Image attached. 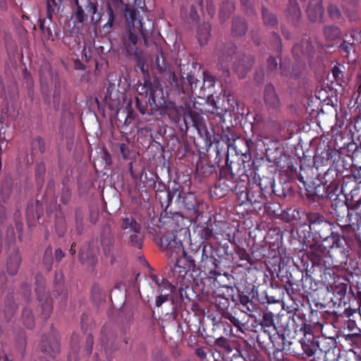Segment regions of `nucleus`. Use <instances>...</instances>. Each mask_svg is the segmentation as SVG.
<instances>
[{
    "label": "nucleus",
    "mask_w": 361,
    "mask_h": 361,
    "mask_svg": "<svg viewBox=\"0 0 361 361\" xmlns=\"http://www.w3.org/2000/svg\"><path fill=\"white\" fill-rule=\"evenodd\" d=\"M360 203L350 208L346 202L341 200H335L331 204L332 211L331 213L336 216L338 224L343 228L348 230L353 226L359 228L361 226V216L357 212L350 213V210H357Z\"/></svg>",
    "instance_id": "nucleus-1"
},
{
    "label": "nucleus",
    "mask_w": 361,
    "mask_h": 361,
    "mask_svg": "<svg viewBox=\"0 0 361 361\" xmlns=\"http://www.w3.org/2000/svg\"><path fill=\"white\" fill-rule=\"evenodd\" d=\"M77 5V11L75 17L77 21L83 25L87 20V15L85 13L86 11L90 16L91 22L97 24L101 19L100 13L97 12V4L90 2V0H75Z\"/></svg>",
    "instance_id": "nucleus-2"
},
{
    "label": "nucleus",
    "mask_w": 361,
    "mask_h": 361,
    "mask_svg": "<svg viewBox=\"0 0 361 361\" xmlns=\"http://www.w3.org/2000/svg\"><path fill=\"white\" fill-rule=\"evenodd\" d=\"M128 23L129 25L130 24L133 25L131 23ZM132 27H133V30L131 29H130L128 30V37L125 39L124 44L126 46L128 54L129 55H135V56L136 60L137 62V66L140 68V70L142 72H144L145 71V61L142 57V53L137 51L136 45L138 42V37L137 36V34H135L134 32L137 30H139L140 32H141V30L139 26L134 27L133 25H132ZM152 30H153V28L152 29ZM152 32V31H151L150 34L147 36V37L146 38V40L145 39H143L145 44H147V39L151 35ZM140 33H142V32H140ZM141 35H142V34H141ZM142 38H144L143 35H142Z\"/></svg>",
    "instance_id": "nucleus-3"
},
{
    "label": "nucleus",
    "mask_w": 361,
    "mask_h": 361,
    "mask_svg": "<svg viewBox=\"0 0 361 361\" xmlns=\"http://www.w3.org/2000/svg\"><path fill=\"white\" fill-rule=\"evenodd\" d=\"M167 252L170 257H177L176 264L178 267H185L187 269L195 266V260L190 256H188L185 252L180 240L173 239L168 244Z\"/></svg>",
    "instance_id": "nucleus-4"
},
{
    "label": "nucleus",
    "mask_w": 361,
    "mask_h": 361,
    "mask_svg": "<svg viewBox=\"0 0 361 361\" xmlns=\"http://www.w3.org/2000/svg\"><path fill=\"white\" fill-rule=\"evenodd\" d=\"M255 121L259 130L260 136L262 135L265 138H269L280 130V125L275 120H262V117L260 116H257L255 118Z\"/></svg>",
    "instance_id": "nucleus-5"
},
{
    "label": "nucleus",
    "mask_w": 361,
    "mask_h": 361,
    "mask_svg": "<svg viewBox=\"0 0 361 361\" xmlns=\"http://www.w3.org/2000/svg\"><path fill=\"white\" fill-rule=\"evenodd\" d=\"M324 243L331 244L329 245L331 249V256L340 254L338 262L343 263L347 261L348 255L345 249L341 245L342 242L338 234L333 233L331 235L325 238Z\"/></svg>",
    "instance_id": "nucleus-6"
},
{
    "label": "nucleus",
    "mask_w": 361,
    "mask_h": 361,
    "mask_svg": "<svg viewBox=\"0 0 361 361\" xmlns=\"http://www.w3.org/2000/svg\"><path fill=\"white\" fill-rule=\"evenodd\" d=\"M121 92L115 88L114 84H109L104 97L105 103L111 109L121 104Z\"/></svg>",
    "instance_id": "nucleus-7"
},
{
    "label": "nucleus",
    "mask_w": 361,
    "mask_h": 361,
    "mask_svg": "<svg viewBox=\"0 0 361 361\" xmlns=\"http://www.w3.org/2000/svg\"><path fill=\"white\" fill-rule=\"evenodd\" d=\"M264 102L268 108L277 109L280 106V101L273 85H267L264 88Z\"/></svg>",
    "instance_id": "nucleus-8"
},
{
    "label": "nucleus",
    "mask_w": 361,
    "mask_h": 361,
    "mask_svg": "<svg viewBox=\"0 0 361 361\" xmlns=\"http://www.w3.org/2000/svg\"><path fill=\"white\" fill-rule=\"evenodd\" d=\"M121 228L125 233H140V225L132 216L122 218Z\"/></svg>",
    "instance_id": "nucleus-9"
},
{
    "label": "nucleus",
    "mask_w": 361,
    "mask_h": 361,
    "mask_svg": "<svg viewBox=\"0 0 361 361\" xmlns=\"http://www.w3.org/2000/svg\"><path fill=\"white\" fill-rule=\"evenodd\" d=\"M21 262V257L18 252H15L11 254L6 262L7 272L11 275H16L18 271Z\"/></svg>",
    "instance_id": "nucleus-10"
},
{
    "label": "nucleus",
    "mask_w": 361,
    "mask_h": 361,
    "mask_svg": "<svg viewBox=\"0 0 361 361\" xmlns=\"http://www.w3.org/2000/svg\"><path fill=\"white\" fill-rule=\"evenodd\" d=\"M234 53V50L231 52L221 53L219 56L218 67L219 69L222 70L225 77L229 75V65L233 60L232 54Z\"/></svg>",
    "instance_id": "nucleus-11"
},
{
    "label": "nucleus",
    "mask_w": 361,
    "mask_h": 361,
    "mask_svg": "<svg viewBox=\"0 0 361 361\" xmlns=\"http://www.w3.org/2000/svg\"><path fill=\"white\" fill-rule=\"evenodd\" d=\"M253 63L252 59L245 57L239 60L234 65V71L237 73L240 78H243L246 73L251 68Z\"/></svg>",
    "instance_id": "nucleus-12"
},
{
    "label": "nucleus",
    "mask_w": 361,
    "mask_h": 361,
    "mask_svg": "<svg viewBox=\"0 0 361 361\" xmlns=\"http://www.w3.org/2000/svg\"><path fill=\"white\" fill-rule=\"evenodd\" d=\"M183 111V109L181 106H178L173 103H169L166 106V114L175 122H178L180 120Z\"/></svg>",
    "instance_id": "nucleus-13"
},
{
    "label": "nucleus",
    "mask_w": 361,
    "mask_h": 361,
    "mask_svg": "<svg viewBox=\"0 0 361 361\" xmlns=\"http://www.w3.org/2000/svg\"><path fill=\"white\" fill-rule=\"evenodd\" d=\"M211 26L207 23L202 24L197 30V39L201 45L205 44L210 37Z\"/></svg>",
    "instance_id": "nucleus-14"
},
{
    "label": "nucleus",
    "mask_w": 361,
    "mask_h": 361,
    "mask_svg": "<svg viewBox=\"0 0 361 361\" xmlns=\"http://www.w3.org/2000/svg\"><path fill=\"white\" fill-rule=\"evenodd\" d=\"M42 350L49 357H54L60 351L59 344L57 342L50 344L48 341H43Z\"/></svg>",
    "instance_id": "nucleus-15"
},
{
    "label": "nucleus",
    "mask_w": 361,
    "mask_h": 361,
    "mask_svg": "<svg viewBox=\"0 0 361 361\" xmlns=\"http://www.w3.org/2000/svg\"><path fill=\"white\" fill-rule=\"evenodd\" d=\"M301 347L302 348V350L304 353L307 357L312 356L317 351V343L314 342V341L310 340H305L302 339L300 341Z\"/></svg>",
    "instance_id": "nucleus-16"
},
{
    "label": "nucleus",
    "mask_w": 361,
    "mask_h": 361,
    "mask_svg": "<svg viewBox=\"0 0 361 361\" xmlns=\"http://www.w3.org/2000/svg\"><path fill=\"white\" fill-rule=\"evenodd\" d=\"M62 0H47V18L51 20L54 15H56L60 10Z\"/></svg>",
    "instance_id": "nucleus-17"
},
{
    "label": "nucleus",
    "mask_w": 361,
    "mask_h": 361,
    "mask_svg": "<svg viewBox=\"0 0 361 361\" xmlns=\"http://www.w3.org/2000/svg\"><path fill=\"white\" fill-rule=\"evenodd\" d=\"M324 8L321 5L317 4L315 8L312 4L309 5L307 9V13L310 20L316 21L321 18L323 14Z\"/></svg>",
    "instance_id": "nucleus-18"
},
{
    "label": "nucleus",
    "mask_w": 361,
    "mask_h": 361,
    "mask_svg": "<svg viewBox=\"0 0 361 361\" xmlns=\"http://www.w3.org/2000/svg\"><path fill=\"white\" fill-rule=\"evenodd\" d=\"M233 32L236 35H242L247 30V25L243 18H236L233 23Z\"/></svg>",
    "instance_id": "nucleus-19"
},
{
    "label": "nucleus",
    "mask_w": 361,
    "mask_h": 361,
    "mask_svg": "<svg viewBox=\"0 0 361 361\" xmlns=\"http://www.w3.org/2000/svg\"><path fill=\"white\" fill-rule=\"evenodd\" d=\"M22 319L24 324L28 329H32L35 325V319L32 310L30 308H25L23 310Z\"/></svg>",
    "instance_id": "nucleus-20"
},
{
    "label": "nucleus",
    "mask_w": 361,
    "mask_h": 361,
    "mask_svg": "<svg viewBox=\"0 0 361 361\" xmlns=\"http://www.w3.org/2000/svg\"><path fill=\"white\" fill-rule=\"evenodd\" d=\"M17 310V305L11 299H8L5 302L4 312L5 314V316L10 319L16 313Z\"/></svg>",
    "instance_id": "nucleus-21"
},
{
    "label": "nucleus",
    "mask_w": 361,
    "mask_h": 361,
    "mask_svg": "<svg viewBox=\"0 0 361 361\" xmlns=\"http://www.w3.org/2000/svg\"><path fill=\"white\" fill-rule=\"evenodd\" d=\"M102 245L103 246V250L104 255L110 257L111 262L113 263L114 257L112 254V240L111 238H104L102 240Z\"/></svg>",
    "instance_id": "nucleus-22"
},
{
    "label": "nucleus",
    "mask_w": 361,
    "mask_h": 361,
    "mask_svg": "<svg viewBox=\"0 0 361 361\" xmlns=\"http://www.w3.org/2000/svg\"><path fill=\"white\" fill-rule=\"evenodd\" d=\"M84 217L85 214L81 210L75 212V225L78 233H82L84 229Z\"/></svg>",
    "instance_id": "nucleus-23"
},
{
    "label": "nucleus",
    "mask_w": 361,
    "mask_h": 361,
    "mask_svg": "<svg viewBox=\"0 0 361 361\" xmlns=\"http://www.w3.org/2000/svg\"><path fill=\"white\" fill-rule=\"evenodd\" d=\"M52 312V302L50 298H47L44 302L42 303V317L47 319Z\"/></svg>",
    "instance_id": "nucleus-24"
},
{
    "label": "nucleus",
    "mask_w": 361,
    "mask_h": 361,
    "mask_svg": "<svg viewBox=\"0 0 361 361\" xmlns=\"http://www.w3.org/2000/svg\"><path fill=\"white\" fill-rule=\"evenodd\" d=\"M325 37L329 40H334L340 35L339 30L336 27H326L324 30Z\"/></svg>",
    "instance_id": "nucleus-25"
},
{
    "label": "nucleus",
    "mask_w": 361,
    "mask_h": 361,
    "mask_svg": "<svg viewBox=\"0 0 361 361\" xmlns=\"http://www.w3.org/2000/svg\"><path fill=\"white\" fill-rule=\"evenodd\" d=\"M262 18L264 23L268 25H274L277 22L276 16L267 9L262 10Z\"/></svg>",
    "instance_id": "nucleus-26"
},
{
    "label": "nucleus",
    "mask_w": 361,
    "mask_h": 361,
    "mask_svg": "<svg viewBox=\"0 0 361 361\" xmlns=\"http://www.w3.org/2000/svg\"><path fill=\"white\" fill-rule=\"evenodd\" d=\"M80 260L82 264L94 266L97 263V259L92 254H86L83 252H80Z\"/></svg>",
    "instance_id": "nucleus-27"
},
{
    "label": "nucleus",
    "mask_w": 361,
    "mask_h": 361,
    "mask_svg": "<svg viewBox=\"0 0 361 361\" xmlns=\"http://www.w3.org/2000/svg\"><path fill=\"white\" fill-rule=\"evenodd\" d=\"M208 261L211 262L213 264V268L217 267V260L214 257L207 255V247L204 246L202 250V262H207Z\"/></svg>",
    "instance_id": "nucleus-28"
},
{
    "label": "nucleus",
    "mask_w": 361,
    "mask_h": 361,
    "mask_svg": "<svg viewBox=\"0 0 361 361\" xmlns=\"http://www.w3.org/2000/svg\"><path fill=\"white\" fill-rule=\"evenodd\" d=\"M339 49L341 52L345 56L348 57L349 54H350L351 51H355V47L353 44L352 43H347L346 42H343L341 45L339 46Z\"/></svg>",
    "instance_id": "nucleus-29"
},
{
    "label": "nucleus",
    "mask_w": 361,
    "mask_h": 361,
    "mask_svg": "<svg viewBox=\"0 0 361 361\" xmlns=\"http://www.w3.org/2000/svg\"><path fill=\"white\" fill-rule=\"evenodd\" d=\"M332 74L334 78V79L338 82H344V73L343 71L341 70L340 66H335L332 68Z\"/></svg>",
    "instance_id": "nucleus-30"
},
{
    "label": "nucleus",
    "mask_w": 361,
    "mask_h": 361,
    "mask_svg": "<svg viewBox=\"0 0 361 361\" xmlns=\"http://www.w3.org/2000/svg\"><path fill=\"white\" fill-rule=\"evenodd\" d=\"M137 233H129V239L132 245L140 248L142 245V238L137 235Z\"/></svg>",
    "instance_id": "nucleus-31"
},
{
    "label": "nucleus",
    "mask_w": 361,
    "mask_h": 361,
    "mask_svg": "<svg viewBox=\"0 0 361 361\" xmlns=\"http://www.w3.org/2000/svg\"><path fill=\"white\" fill-rule=\"evenodd\" d=\"M195 3L197 5H192L191 6V13H190V18L192 20H196L198 17L197 12L196 11V8L199 7L200 9L202 7V0H195Z\"/></svg>",
    "instance_id": "nucleus-32"
},
{
    "label": "nucleus",
    "mask_w": 361,
    "mask_h": 361,
    "mask_svg": "<svg viewBox=\"0 0 361 361\" xmlns=\"http://www.w3.org/2000/svg\"><path fill=\"white\" fill-rule=\"evenodd\" d=\"M308 221L310 225L316 224H321L324 222L323 217L319 216L317 214H310L307 216Z\"/></svg>",
    "instance_id": "nucleus-33"
},
{
    "label": "nucleus",
    "mask_w": 361,
    "mask_h": 361,
    "mask_svg": "<svg viewBox=\"0 0 361 361\" xmlns=\"http://www.w3.org/2000/svg\"><path fill=\"white\" fill-rule=\"evenodd\" d=\"M259 196H258V199H255V200H253V198H254V195H250V193L249 192H247V191H244V192L243 191V192H240V197H243H243H244V198H245L246 200L249 201L250 203H252H252H254V202H259V201H260V200H259V199H261V198H262V197H261V192H259Z\"/></svg>",
    "instance_id": "nucleus-34"
},
{
    "label": "nucleus",
    "mask_w": 361,
    "mask_h": 361,
    "mask_svg": "<svg viewBox=\"0 0 361 361\" xmlns=\"http://www.w3.org/2000/svg\"><path fill=\"white\" fill-rule=\"evenodd\" d=\"M39 27L47 37H49L50 36H51V30L49 27V26L46 25L45 20H39Z\"/></svg>",
    "instance_id": "nucleus-35"
},
{
    "label": "nucleus",
    "mask_w": 361,
    "mask_h": 361,
    "mask_svg": "<svg viewBox=\"0 0 361 361\" xmlns=\"http://www.w3.org/2000/svg\"><path fill=\"white\" fill-rule=\"evenodd\" d=\"M120 151L122 154L123 157L126 159L129 157L130 149L126 144H121L120 146Z\"/></svg>",
    "instance_id": "nucleus-36"
},
{
    "label": "nucleus",
    "mask_w": 361,
    "mask_h": 361,
    "mask_svg": "<svg viewBox=\"0 0 361 361\" xmlns=\"http://www.w3.org/2000/svg\"><path fill=\"white\" fill-rule=\"evenodd\" d=\"M168 294H163V292L161 293V295L156 300V305L160 307L164 302L168 300Z\"/></svg>",
    "instance_id": "nucleus-37"
},
{
    "label": "nucleus",
    "mask_w": 361,
    "mask_h": 361,
    "mask_svg": "<svg viewBox=\"0 0 361 361\" xmlns=\"http://www.w3.org/2000/svg\"><path fill=\"white\" fill-rule=\"evenodd\" d=\"M188 270L185 267H181V268L178 267V265L175 264L173 267V273L174 274H178L180 276H184L186 273L188 272Z\"/></svg>",
    "instance_id": "nucleus-38"
},
{
    "label": "nucleus",
    "mask_w": 361,
    "mask_h": 361,
    "mask_svg": "<svg viewBox=\"0 0 361 361\" xmlns=\"http://www.w3.org/2000/svg\"><path fill=\"white\" fill-rule=\"evenodd\" d=\"M188 84L191 86V88L197 87V80L192 75L188 74L186 77Z\"/></svg>",
    "instance_id": "nucleus-39"
},
{
    "label": "nucleus",
    "mask_w": 361,
    "mask_h": 361,
    "mask_svg": "<svg viewBox=\"0 0 361 361\" xmlns=\"http://www.w3.org/2000/svg\"><path fill=\"white\" fill-rule=\"evenodd\" d=\"M329 13L330 16L334 18H338L339 16V11L338 8L334 6H330L328 8Z\"/></svg>",
    "instance_id": "nucleus-40"
},
{
    "label": "nucleus",
    "mask_w": 361,
    "mask_h": 361,
    "mask_svg": "<svg viewBox=\"0 0 361 361\" xmlns=\"http://www.w3.org/2000/svg\"><path fill=\"white\" fill-rule=\"evenodd\" d=\"M277 67V62L275 58L274 57H269L268 59V68L269 70H274Z\"/></svg>",
    "instance_id": "nucleus-41"
},
{
    "label": "nucleus",
    "mask_w": 361,
    "mask_h": 361,
    "mask_svg": "<svg viewBox=\"0 0 361 361\" xmlns=\"http://www.w3.org/2000/svg\"><path fill=\"white\" fill-rule=\"evenodd\" d=\"M64 256L63 251L61 249H57L55 251V258L56 260L60 261Z\"/></svg>",
    "instance_id": "nucleus-42"
},
{
    "label": "nucleus",
    "mask_w": 361,
    "mask_h": 361,
    "mask_svg": "<svg viewBox=\"0 0 361 361\" xmlns=\"http://www.w3.org/2000/svg\"><path fill=\"white\" fill-rule=\"evenodd\" d=\"M195 353L196 355L202 359H205L207 357L206 353L202 348H197Z\"/></svg>",
    "instance_id": "nucleus-43"
},
{
    "label": "nucleus",
    "mask_w": 361,
    "mask_h": 361,
    "mask_svg": "<svg viewBox=\"0 0 361 361\" xmlns=\"http://www.w3.org/2000/svg\"><path fill=\"white\" fill-rule=\"evenodd\" d=\"M212 234H213L212 231L209 228H208V227L204 228V235L206 239L211 238L212 236Z\"/></svg>",
    "instance_id": "nucleus-44"
},
{
    "label": "nucleus",
    "mask_w": 361,
    "mask_h": 361,
    "mask_svg": "<svg viewBox=\"0 0 361 361\" xmlns=\"http://www.w3.org/2000/svg\"><path fill=\"white\" fill-rule=\"evenodd\" d=\"M152 279L158 286V287H159V290H158L159 292L162 293L163 290L161 289V283L159 282V278L157 276L154 275V276H152Z\"/></svg>",
    "instance_id": "nucleus-45"
},
{
    "label": "nucleus",
    "mask_w": 361,
    "mask_h": 361,
    "mask_svg": "<svg viewBox=\"0 0 361 361\" xmlns=\"http://www.w3.org/2000/svg\"><path fill=\"white\" fill-rule=\"evenodd\" d=\"M264 319L267 322V326H270L272 324L273 321L271 319V316L270 314H266L264 315Z\"/></svg>",
    "instance_id": "nucleus-46"
},
{
    "label": "nucleus",
    "mask_w": 361,
    "mask_h": 361,
    "mask_svg": "<svg viewBox=\"0 0 361 361\" xmlns=\"http://www.w3.org/2000/svg\"><path fill=\"white\" fill-rule=\"evenodd\" d=\"M136 106H137V108L138 109L139 111L142 114H145V108L141 106L140 102V101H139V99L137 98L136 99Z\"/></svg>",
    "instance_id": "nucleus-47"
},
{
    "label": "nucleus",
    "mask_w": 361,
    "mask_h": 361,
    "mask_svg": "<svg viewBox=\"0 0 361 361\" xmlns=\"http://www.w3.org/2000/svg\"><path fill=\"white\" fill-rule=\"evenodd\" d=\"M204 80H208L210 82H214V78L212 75L207 74L204 73Z\"/></svg>",
    "instance_id": "nucleus-48"
},
{
    "label": "nucleus",
    "mask_w": 361,
    "mask_h": 361,
    "mask_svg": "<svg viewBox=\"0 0 361 361\" xmlns=\"http://www.w3.org/2000/svg\"><path fill=\"white\" fill-rule=\"evenodd\" d=\"M175 78H176L175 74L174 73L171 74L170 80H171V85L178 86V82L176 81H175Z\"/></svg>",
    "instance_id": "nucleus-49"
},
{
    "label": "nucleus",
    "mask_w": 361,
    "mask_h": 361,
    "mask_svg": "<svg viewBox=\"0 0 361 361\" xmlns=\"http://www.w3.org/2000/svg\"><path fill=\"white\" fill-rule=\"evenodd\" d=\"M208 13L209 15L213 16L214 14V9L212 5L208 6Z\"/></svg>",
    "instance_id": "nucleus-50"
},
{
    "label": "nucleus",
    "mask_w": 361,
    "mask_h": 361,
    "mask_svg": "<svg viewBox=\"0 0 361 361\" xmlns=\"http://www.w3.org/2000/svg\"><path fill=\"white\" fill-rule=\"evenodd\" d=\"M211 104H212V106H213V110H212V111H211V112H212V114H214V109H218V107L216 106V102H215V101H214V100L211 101Z\"/></svg>",
    "instance_id": "nucleus-51"
},
{
    "label": "nucleus",
    "mask_w": 361,
    "mask_h": 361,
    "mask_svg": "<svg viewBox=\"0 0 361 361\" xmlns=\"http://www.w3.org/2000/svg\"><path fill=\"white\" fill-rule=\"evenodd\" d=\"M228 12L231 13L234 10V6L232 3H228Z\"/></svg>",
    "instance_id": "nucleus-52"
},
{
    "label": "nucleus",
    "mask_w": 361,
    "mask_h": 361,
    "mask_svg": "<svg viewBox=\"0 0 361 361\" xmlns=\"http://www.w3.org/2000/svg\"><path fill=\"white\" fill-rule=\"evenodd\" d=\"M73 246H74V244L72 245V246L69 250L70 253L73 255H75V250L73 248Z\"/></svg>",
    "instance_id": "nucleus-53"
},
{
    "label": "nucleus",
    "mask_w": 361,
    "mask_h": 361,
    "mask_svg": "<svg viewBox=\"0 0 361 361\" xmlns=\"http://www.w3.org/2000/svg\"><path fill=\"white\" fill-rule=\"evenodd\" d=\"M150 98L153 102H155V96L154 92L153 91H151L150 92Z\"/></svg>",
    "instance_id": "nucleus-54"
},
{
    "label": "nucleus",
    "mask_w": 361,
    "mask_h": 361,
    "mask_svg": "<svg viewBox=\"0 0 361 361\" xmlns=\"http://www.w3.org/2000/svg\"><path fill=\"white\" fill-rule=\"evenodd\" d=\"M161 283H162V284H163V285H166V286H169V287H171V285H170L167 281H165V280H164V279H162Z\"/></svg>",
    "instance_id": "nucleus-55"
},
{
    "label": "nucleus",
    "mask_w": 361,
    "mask_h": 361,
    "mask_svg": "<svg viewBox=\"0 0 361 361\" xmlns=\"http://www.w3.org/2000/svg\"><path fill=\"white\" fill-rule=\"evenodd\" d=\"M41 289H42V288L39 287V288H37L36 289V291H37V293H39V292H41V291L42 290H41Z\"/></svg>",
    "instance_id": "nucleus-56"
},
{
    "label": "nucleus",
    "mask_w": 361,
    "mask_h": 361,
    "mask_svg": "<svg viewBox=\"0 0 361 361\" xmlns=\"http://www.w3.org/2000/svg\"><path fill=\"white\" fill-rule=\"evenodd\" d=\"M332 153L336 154V151H331V152L329 153V155H331Z\"/></svg>",
    "instance_id": "nucleus-57"
},
{
    "label": "nucleus",
    "mask_w": 361,
    "mask_h": 361,
    "mask_svg": "<svg viewBox=\"0 0 361 361\" xmlns=\"http://www.w3.org/2000/svg\"><path fill=\"white\" fill-rule=\"evenodd\" d=\"M221 14H223V13H224V10H223V8H221Z\"/></svg>",
    "instance_id": "nucleus-58"
}]
</instances>
